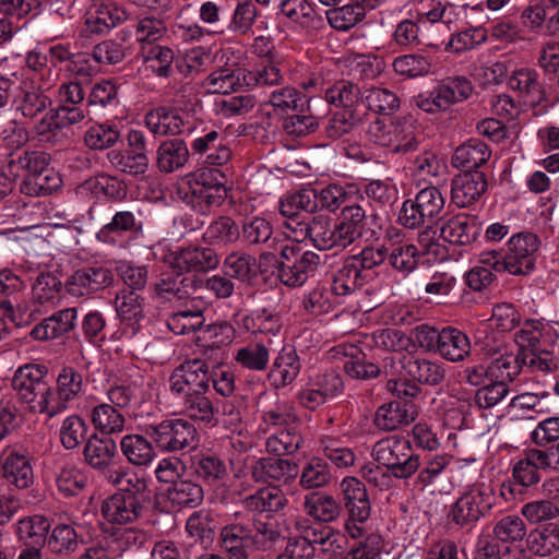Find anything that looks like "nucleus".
Returning a JSON list of instances; mask_svg holds the SVG:
<instances>
[{"instance_id": "62", "label": "nucleus", "mask_w": 559, "mask_h": 559, "mask_svg": "<svg viewBox=\"0 0 559 559\" xmlns=\"http://www.w3.org/2000/svg\"><path fill=\"white\" fill-rule=\"evenodd\" d=\"M61 183L60 175L49 165H45L34 177L24 179L21 190L29 195H48L59 189Z\"/></svg>"}, {"instance_id": "32", "label": "nucleus", "mask_w": 559, "mask_h": 559, "mask_svg": "<svg viewBox=\"0 0 559 559\" xmlns=\"http://www.w3.org/2000/svg\"><path fill=\"white\" fill-rule=\"evenodd\" d=\"M416 416L417 412L413 404L403 401H392L378 408L374 424L382 430L391 431L414 421Z\"/></svg>"}, {"instance_id": "49", "label": "nucleus", "mask_w": 559, "mask_h": 559, "mask_svg": "<svg viewBox=\"0 0 559 559\" xmlns=\"http://www.w3.org/2000/svg\"><path fill=\"white\" fill-rule=\"evenodd\" d=\"M206 86L211 93L228 94L247 87L246 69L222 68L206 78Z\"/></svg>"}, {"instance_id": "42", "label": "nucleus", "mask_w": 559, "mask_h": 559, "mask_svg": "<svg viewBox=\"0 0 559 559\" xmlns=\"http://www.w3.org/2000/svg\"><path fill=\"white\" fill-rule=\"evenodd\" d=\"M508 85L511 90L519 92L531 105L539 104L544 98V85L534 69L521 68L513 71Z\"/></svg>"}, {"instance_id": "33", "label": "nucleus", "mask_w": 559, "mask_h": 559, "mask_svg": "<svg viewBox=\"0 0 559 559\" xmlns=\"http://www.w3.org/2000/svg\"><path fill=\"white\" fill-rule=\"evenodd\" d=\"M242 503L250 512L277 513L286 508L288 499L278 486H267L247 496Z\"/></svg>"}, {"instance_id": "11", "label": "nucleus", "mask_w": 559, "mask_h": 559, "mask_svg": "<svg viewBox=\"0 0 559 559\" xmlns=\"http://www.w3.org/2000/svg\"><path fill=\"white\" fill-rule=\"evenodd\" d=\"M170 265L179 273H203L214 270L219 264L216 251L209 247L189 246L181 248L170 255Z\"/></svg>"}, {"instance_id": "17", "label": "nucleus", "mask_w": 559, "mask_h": 559, "mask_svg": "<svg viewBox=\"0 0 559 559\" xmlns=\"http://www.w3.org/2000/svg\"><path fill=\"white\" fill-rule=\"evenodd\" d=\"M85 462L95 471L106 473L115 471V461L118 456L116 441L110 437L93 433L86 440L83 449Z\"/></svg>"}, {"instance_id": "3", "label": "nucleus", "mask_w": 559, "mask_h": 559, "mask_svg": "<svg viewBox=\"0 0 559 559\" xmlns=\"http://www.w3.org/2000/svg\"><path fill=\"white\" fill-rule=\"evenodd\" d=\"M496 504L493 489L484 483L467 486L452 504L450 520L461 527L471 528L485 518Z\"/></svg>"}, {"instance_id": "16", "label": "nucleus", "mask_w": 559, "mask_h": 559, "mask_svg": "<svg viewBox=\"0 0 559 559\" xmlns=\"http://www.w3.org/2000/svg\"><path fill=\"white\" fill-rule=\"evenodd\" d=\"M487 187V178L481 170H465L452 179V201L459 207H466L479 200Z\"/></svg>"}, {"instance_id": "14", "label": "nucleus", "mask_w": 559, "mask_h": 559, "mask_svg": "<svg viewBox=\"0 0 559 559\" xmlns=\"http://www.w3.org/2000/svg\"><path fill=\"white\" fill-rule=\"evenodd\" d=\"M340 488L349 519L365 523L371 514V502L365 484L356 477H345Z\"/></svg>"}, {"instance_id": "37", "label": "nucleus", "mask_w": 559, "mask_h": 559, "mask_svg": "<svg viewBox=\"0 0 559 559\" xmlns=\"http://www.w3.org/2000/svg\"><path fill=\"white\" fill-rule=\"evenodd\" d=\"M145 124L154 134L164 136L177 135L189 129L182 114L165 107L151 110L145 116Z\"/></svg>"}, {"instance_id": "13", "label": "nucleus", "mask_w": 559, "mask_h": 559, "mask_svg": "<svg viewBox=\"0 0 559 559\" xmlns=\"http://www.w3.org/2000/svg\"><path fill=\"white\" fill-rule=\"evenodd\" d=\"M251 477L257 483L290 484L299 474L295 461L281 457H261L251 466Z\"/></svg>"}, {"instance_id": "12", "label": "nucleus", "mask_w": 559, "mask_h": 559, "mask_svg": "<svg viewBox=\"0 0 559 559\" xmlns=\"http://www.w3.org/2000/svg\"><path fill=\"white\" fill-rule=\"evenodd\" d=\"M106 479L109 484L119 488L116 495L126 496V498L151 506L153 495L144 474L138 473L128 466L120 465L115 468V471H109V475H106Z\"/></svg>"}, {"instance_id": "10", "label": "nucleus", "mask_w": 559, "mask_h": 559, "mask_svg": "<svg viewBox=\"0 0 559 559\" xmlns=\"http://www.w3.org/2000/svg\"><path fill=\"white\" fill-rule=\"evenodd\" d=\"M383 361L385 370L388 367L395 369V366L399 365L406 376L421 384L438 385L445 378V370L442 365L426 358L403 355L400 360H396L394 356H389Z\"/></svg>"}, {"instance_id": "25", "label": "nucleus", "mask_w": 559, "mask_h": 559, "mask_svg": "<svg viewBox=\"0 0 559 559\" xmlns=\"http://www.w3.org/2000/svg\"><path fill=\"white\" fill-rule=\"evenodd\" d=\"M340 235L337 223H333L332 218L325 214L311 216L308 222V235L312 245L322 251L333 248H345L343 239Z\"/></svg>"}, {"instance_id": "56", "label": "nucleus", "mask_w": 559, "mask_h": 559, "mask_svg": "<svg viewBox=\"0 0 559 559\" xmlns=\"http://www.w3.org/2000/svg\"><path fill=\"white\" fill-rule=\"evenodd\" d=\"M224 269L226 275L245 283L254 280L259 271L255 257L243 251L229 253L224 260Z\"/></svg>"}, {"instance_id": "45", "label": "nucleus", "mask_w": 559, "mask_h": 559, "mask_svg": "<svg viewBox=\"0 0 559 559\" xmlns=\"http://www.w3.org/2000/svg\"><path fill=\"white\" fill-rule=\"evenodd\" d=\"M90 417L95 430L103 436L122 432L127 421L123 411L105 402L94 406Z\"/></svg>"}, {"instance_id": "28", "label": "nucleus", "mask_w": 559, "mask_h": 559, "mask_svg": "<svg viewBox=\"0 0 559 559\" xmlns=\"http://www.w3.org/2000/svg\"><path fill=\"white\" fill-rule=\"evenodd\" d=\"M47 368L43 365L27 364L14 372L11 386L16 400L24 405L31 395L47 381Z\"/></svg>"}, {"instance_id": "39", "label": "nucleus", "mask_w": 559, "mask_h": 559, "mask_svg": "<svg viewBox=\"0 0 559 559\" xmlns=\"http://www.w3.org/2000/svg\"><path fill=\"white\" fill-rule=\"evenodd\" d=\"M280 10L289 21L308 33L317 32L324 26L322 16L307 0H282Z\"/></svg>"}, {"instance_id": "20", "label": "nucleus", "mask_w": 559, "mask_h": 559, "mask_svg": "<svg viewBox=\"0 0 559 559\" xmlns=\"http://www.w3.org/2000/svg\"><path fill=\"white\" fill-rule=\"evenodd\" d=\"M368 204V201L362 199L359 203L347 204L343 207L337 227L338 236L342 237L345 248L362 237L368 218L371 217L367 214L366 205Z\"/></svg>"}, {"instance_id": "4", "label": "nucleus", "mask_w": 559, "mask_h": 559, "mask_svg": "<svg viewBox=\"0 0 559 559\" xmlns=\"http://www.w3.org/2000/svg\"><path fill=\"white\" fill-rule=\"evenodd\" d=\"M472 82L465 76H448L441 80L426 95L416 97V105L424 111H444L452 105L466 100L473 94Z\"/></svg>"}, {"instance_id": "2", "label": "nucleus", "mask_w": 559, "mask_h": 559, "mask_svg": "<svg viewBox=\"0 0 559 559\" xmlns=\"http://www.w3.org/2000/svg\"><path fill=\"white\" fill-rule=\"evenodd\" d=\"M146 435L164 453L193 450L199 444V432L194 424L183 418L164 419L146 427Z\"/></svg>"}, {"instance_id": "8", "label": "nucleus", "mask_w": 559, "mask_h": 559, "mask_svg": "<svg viewBox=\"0 0 559 559\" xmlns=\"http://www.w3.org/2000/svg\"><path fill=\"white\" fill-rule=\"evenodd\" d=\"M540 239L530 231L513 235L503 251L507 272L511 275H526L535 269Z\"/></svg>"}, {"instance_id": "40", "label": "nucleus", "mask_w": 559, "mask_h": 559, "mask_svg": "<svg viewBox=\"0 0 559 559\" xmlns=\"http://www.w3.org/2000/svg\"><path fill=\"white\" fill-rule=\"evenodd\" d=\"M143 231V223L131 211H118L111 221L104 225L97 233V239L103 242H114L116 237L126 234L139 236Z\"/></svg>"}, {"instance_id": "31", "label": "nucleus", "mask_w": 559, "mask_h": 559, "mask_svg": "<svg viewBox=\"0 0 559 559\" xmlns=\"http://www.w3.org/2000/svg\"><path fill=\"white\" fill-rule=\"evenodd\" d=\"M369 0H355L342 7L329 9L325 12L329 25L337 32H347L359 24L366 16V8L373 9Z\"/></svg>"}, {"instance_id": "52", "label": "nucleus", "mask_w": 559, "mask_h": 559, "mask_svg": "<svg viewBox=\"0 0 559 559\" xmlns=\"http://www.w3.org/2000/svg\"><path fill=\"white\" fill-rule=\"evenodd\" d=\"M24 406L31 413L45 414L49 418L63 413V406L58 402L56 390L48 381L38 386Z\"/></svg>"}, {"instance_id": "5", "label": "nucleus", "mask_w": 559, "mask_h": 559, "mask_svg": "<svg viewBox=\"0 0 559 559\" xmlns=\"http://www.w3.org/2000/svg\"><path fill=\"white\" fill-rule=\"evenodd\" d=\"M444 207V198L437 187L421 189L415 199L403 202L400 223L411 229L418 228L438 218Z\"/></svg>"}, {"instance_id": "41", "label": "nucleus", "mask_w": 559, "mask_h": 559, "mask_svg": "<svg viewBox=\"0 0 559 559\" xmlns=\"http://www.w3.org/2000/svg\"><path fill=\"white\" fill-rule=\"evenodd\" d=\"M189 160V150L181 139L166 140L156 151V166L160 173L170 174L182 168Z\"/></svg>"}, {"instance_id": "59", "label": "nucleus", "mask_w": 559, "mask_h": 559, "mask_svg": "<svg viewBox=\"0 0 559 559\" xmlns=\"http://www.w3.org/2000/svg\"><path fill=\"white\" fill-rule=\"evenodd\" d=\"M409 444L411 441L405 438L390 436L374 443L371 455L378 464L388 471L405 453Z\"/></svg>"}, {"instance_id": "22", "label": "nucleus", "mask_w": 559, "mask_h": 559, "mask_svg": "<svg viewBox=\"0 0 559 559\" xmlns=\"http://www.w3.org/2000/svg\"><path fill=\"white\" fill-rule=\"evenodd\" d=\"M481 226L475 216L459 214L448 219L440 228V237L452 245H472L480 235Z\"/></svg>"}, {"instance_id": "24", "label": "nucleus", "mask_w": 559, "mask_h": 559, "mask_svg": "<svg viewBox=\"0 0 559 559\" xmlns=\"http://www.w3.org/2000/svg\"><path fill=\"white\" fill-rule=\"evenodd\" d=\"M210 391L193 392L182 395L181 414L192 421L215 426L217 424L218 405L210 396Z\"/></svg>"}, {"instance_id": "34", "label": "nucleus", "mask_w": 559, "mask_h": 559, "mask_svg": "<svg viewBox=\"0 0 559 559\" xmlns=\"http://www.w3.org/2000/svg\"><path fill=\"white\" fill-rule=\"evenodd\" d=\"M155 448L151 438L140 433H129L120 440L121 453L133 466H148L156 457Z\"/></svg>"}, {"instance_id": "19", "label": "nucleus", "mask_w": 559, "mask_h": 559, "mask_svg": "<svg viewBox=\"0 0 559 559\" xmlns=\"http://www.w3.org/2000/svg\"><path fill=\"white\" fill-rule=\"evenodd\" d=\"M219 544L228 559H249L255 537L249 526L231 523L221 530Z\"/></svg>"}, {"instance_id": "44", "label": "nucleus", "mask_w": 559, "mask_h": 559, "mask_svg": "<svg viewBox=\"0 0 559 559\" xmlns=\"http://www.w3.org/2000/svg\"><path fill=\"white\" fill-rule=\"evenodd\" d=\"M50 157L47 153L40 151H23L11 154L7 164V171L13 178L24 176V179L34 177L45 165H49Z\"/></svg>"}, {"instance_id": "26", "label": "nucleus", "mask_w": 559, "mask_h": 559, "mask_svg": "<svg viewBox=\"0 0 559 559\" xmlns=\"http://www.w3.org/2000/svg\"><path fill=\"white\" fill-rule=\"evenodd\" d=\"M191 467L198 479L205 485H217L228 476L224 459L216 452L206 450L193 455Z\"/></svg>"}, {"instance_id": "43", "label": "nucleus", "mask_w": 559, "mask_h": 559, "mask_svg": "<svg viewBox=\"0 0 559 559\" xmlns=\"http://www.w3.org/2000/svg\"><path fill=\"white\" fill-rule=\"evenodd\" d=\"M469 354L471 342L464 332L453 326L441 329L439 356L449 361L459 362L463 361Z\"/></svg>"}, {"instance_id": "61", "label": "nucleus", "mask_w": 559, "mask_h": 559, "mask_svg": "<svg viewBox=\"0 0 559 559\" xmlns=\"http://www.w3.org/2000/svg\"><path fill=\"white\" fill-rule=\"evenodd\" d=\"M368 274H361L356 265L347 258L333 276L331 289L337 296H346L360 288L367 281Z\"/></svg>"}, {"instance_id": "46", "label": "nucleus", "mask_w": 559, "mask_h": 559, "mask_svg": "<svg viewBox=\"0 0 559 559\" xmlns=\"http://www.w3.org/2000/svg\"><path fill=\"white\" fill-rule=\"evenodd\" d=\"M542 472H545L542 460L535 448H528L523 452V457L514 463L512 476L516 485L531 487L542 479Z\"/></svg>"}, {"instance_id": "63", "label": "nucleus", "mask_w": 559, "mask_h": 559, "mask_svg": "<svg viewBox=\"0 0 559 559\" xmlns=\"http://www.w3.org/2000/svg\"><path fill=\"white\" fill-rule=\"evenodd\" d=\"M203 240L210 245H228L240 238V230L229 216H219L204 230Z\"/></svg>"}, {"instance_id": "15", "label": "nucleus", "mask_w": 559, "mask_h": 559, "mask_svg": "<svg viewBox=\"0 0 559 559\" xmlns=\"http://www.w3.org/2000/svg\"><path fill=\"white\" fill-rule=\"evenodd\" d=\"M148 508L150 504L114 493L103 502L102 514L109 523L126 525L142 519Z\"/></svg>"}, {"instance_id": "51", "label": "nucleus", "mask_w": 559, "mask_h": 559, "mask_svg": "<svg viewBox=\"0 0 559 559\" xmlns=\"http://www.w3.org/2000/svg\"><path fill=\"white\" fill-rule=\"evenodd\" d=\"M420 255L415 245L399 240L388 248L386 259L395 271L408 275L418 267Z\"/></svg>"}, {"instance_id": "60", "label": "nucleus", "mask_w": 559, "mask_h": 559, "mask_svg": "<svg viewBox=\"0 0 559 559\" xmlns=\"http://www.w3.org/2000/svg\"><path fill=\"white\" fill-rule=\"evenodd\" d=\"M280 213L283 216L312 214L316 212V189H301L284 195L280 201Z\"/></svg>"}, {"instance_id": "47", "label": "nucleus", "mask_w": 559, "mask_h": 559, "mask_svg": "<svg viewBox=\"0 0 559 559\" xmlns=\"http://www.w3.org/2000/svg\"><path fill=\"white\" fill-rule=\"evenodd\" d=\"M167 498L177 509L199 507L204 500L202 485L191 479H180L167 489Z\"/></svg>"}, {"instance_id": "48", "label": "nucleus", "mask_w": 559, "mask_h": 559, "mask_svg": "<svg viewBox=\"0 0 559 559\" xmlns=\"http://www.w3.org/2000/svg\"><path fill=\"white\" fill-rule=\"evenodd\" d=\"M110 166L119 173L138 177L148 169V157L145 152H131L128 150H111L107 153Z\"/></svg>"}, {"instance_id": "36", "label": "nucleus", "mask_w": 559, "mask_h": 559, "mask_svg": "<svg viewBox=\"0 0 559 559\" xmlns=\"http://www.w3.org/2000/svg\"><path fill=\"white\" fill-rule=\"evenodd\" d=\"M491 156L489 146L479 139H469L456 147L452 165L465 170H479Z\"/></svg>"}, {"instance_id": "53", "label": "nucleus", "mask_w": 559, "mask_h": 559, "mask_svg": "<svg viewBox=\"0 0 559 559\" xmlns=\"http://www.w3.org/2000/svg\"><path fill=\"white\" fill-rule=\"evenodd\" d=\"M83 376L72 366H63L57 377L56 396L62 404L63 412L68 403L75 400L83 392Z\"/></svg>"}, {"instance_id": "23", "label": "nucleus", "mask_w": 559, "mask_h": 559, "mask_svg": "<svg viewBox=\"0 0 559 559\" xmlns=\"http://www.w3.org/2000/svg\"><path fill=\"white\" fill-rule=\"evenodd\" d=\"M76 317V308L59 310L36 324L32 329L31 335L37 341L59 338L75 328Z\"/></svg>"}, {"instance_id": "64", "label": "nucleus", "mask_w": 559, "mask_h": 559, "mask_svg": "<svg viewBox=\"0 0 559 559\" xmlns=\"http://www.w3.org/2000/svg\"><path fill=\"white\" fill-rule=\"evenodd\" d=\"M554 523L532 531L527 536L528 550L538 557H548L559 549V537Z\"/></svg>"}, {"instance_id": "7", "label": "nucleus", "mask_w": 559, "mask_h": 559, "mask_svg": "<svg viewBox=\"0 0 559 559\" xmlns=\"http://www.w3.org/2000/svg\"><path fill=\"white\" fill-rule=\"evenodd\" d=\"M114 281L111 269L95 262L75 270L67 278L64 288L73 297H92L110 287Z\"/></svg>"}, {"instance_id": "38", "label": "nucleus", "mask_w": 559, "mask_h": 559, "mask_svg": "<svg viewBox=\"0 0 559 559\" xmlns=\"http://www.w3.org/2000/svg\"><path fill=\"white\" fill-rule=\"evenodd\" d=\"M203 288V278L194 274L183 275L177 272L174 274H165L156 284V292L159 296H173L178 299H186L194 295L199 289Z\"/></svg>"}, {"instance_id": "27", "label": "nucleus", "mask_w": 559, "mask_h": 559, "mask_svg": "<svg viewBox=\"0 0 559 559\" xmlns=\"http://www.w3.org/2000/svg\"><path fill=\"white\" fill-rule=\"evenodd\" d=\"M392 145L393 153L407 154L418 148L420 143V127L413 116L397 117L392 120Z\"/></svg>"}, {"instance_id": "50", "label": "nucleus", "mask_w": 559, "mask_h": 559, "mask_svg": "<svg viewBox=\"0 0 559 559\" xmlns=\"http://www.w3.org/2000/svg\"><path fill=\"white\" fill-rule=\"evenodd\" d=\"M299 425L293 424L283 427L278 432L271 435L265 441L266 451L277 456L296 453L302 443Z\"/></svg>"}, {"instance_id": "30", "label": "nucleus", "mask_w": 559, "mask_h": 559, "mask_svg": "<svg viewBox=\"0 0 559 559\" xmlns=\"http://www.w3.org/2000/svg\"><path fill=\"white\" fill-rule=\"evenodd\" d=\"M302 509L305 513L319 523H331L342 514V504L333 496L311 491L304 497Z\"/></svg>"}, {"instance_id": "21", "label": "nucleus", "mask_w": 559, "mask_h": 559, "mask_svg": "<svg viewBox=\"0 0 559 559\" xmlns=\"http://www.w3.org/2000/svg\"><path fill=\"white\" fill-rule=\"evenodd\" d=\"M301 370V361L293 345H285L275 357L267 374L272 386L281 389L295 381Z\"/></svg>"}, {"instance_id": "57", "label": "nucleus", "mask_w": 559, "mask_h": 559, "mask_svg": "<svg viewBox=\"0 0 559 559\" xmlns=\"http://www.w3.org/2000/svg\"><path fill=\"white\" fill-rule=\"evenodd\" d=\"M366 116L367 111L336 110L328 121L325 134L332 140L341 139L361 126Z\"/></svg>"}, {"instance_id": "58", "label": "nucleus", "mask_w": 559, "mask_h": 559, "mask_svg": "<svg viewBox=\"0 0 559 559\" xmlns=\"http://www.w3.org/2000/svg\"><path fill=\"white\" fill-rule=\"evenodd\" d=\"M364 104L376 114L389 116L400 108V98L389 88L371 86L362 92Z\"/></svg>"}, {"instance_id": "1", "label": "nucleus", "mask_w": 559, "mask_h": 559, "mask_svg": "<svg viewBox=\"0 0 559 559\" xmlns=\"http://www.w3.org/2000/svg\"><path fill=\"white\" fill-rule=\"evenodd\" d=\"M322 262L320 254L311 250H304L298 242L281 243L277 277L287 287H300L314 276Z\"/></svg>"}, {"instance_id": "9", "label": "nucleus", "mask_w": 559, "mask_h": 559, "mask_svg": "<svg viewBox=\"0 0 559 559\" xmlns=\"http://www.w3.org/2000/svg\"><path fill=\"white\" fill-rule=\"evenodd\" d=\"M211 379L212 373L207 362L195 358L175 368L169 378V388L176 395L210 391Z\"/></svg>"}, {"instance_id": "35", "label": "nucleus", "mask_w": 559, "mask_h": 559, "mask_svg": "<svg viewBox=\"0 0 559 559\" xmlns=\"http://www.w3.org/2000/svg\"><path fill=\"white\" fill-rule=\"evenodd\" d=\"M142 55L152 72L158 78H170L177 71L182 72L183 61L175 60V52L167 46H143Z\"/></svg>"}, {"instance_id": "54", "label": "nucleus", "mask_w": 559, "mask_h": 559, "mask_svg": "<svg viewBox=\"0 0 559 559\" xmlns=\"http://www.w3.org/2000/svg\"><path fill=\"white\" fill-rule=\"evenodd\" d=\"M520 362L530 373H550L559 368V357L540 346L520 350Z\"/></svg>"}, {"instance_id": "18", "label": "nucleus", "mask_w": 559, "mask_h": 559, "mask_svg": "<svg viewBox=\"0 0 559 559\" xmlns=\"http://www.w3.org/2000/svg\"><path fill=\"white\" fill-rule=\"evenodd\" d=\"M0 475L19 489L28 488L34 481L29 457L11 448L0 454Z\"/></svg>"}, {"instance_id": "6", "label": "nucleus", "mask_w": 559, "mask_h": 559, "mask_svg": "<svg viewBox=\"0 0 559 559\" xmlns=\"http://www.w3.org/2000/svg\"><path fill=\"white\" fill-rule=\"evenodd\" d=\"M226 177L219 169L202 170L191 186V195H180L185 202L199 212L205 213L212 206H219L227 195Z\"/></svg>"}, {"instance_id": "29", "label": "nucleus", "mask_w": 559, "mask_h": 559, "mask_svg": "<svg viewBox=\"0 0 559 559\" xmlns=\"http://www.w3.org/2000/svg\"><path fill=\"white\" fill-rule=\"evenodd\" d=\"M324 99L337 110L366 111L362 92L350 81L340 80L324 90Z\"/></svg>"}, {"instance_id": "55", "label": "nucleus", "mask_w": 559, "mask_h": 559, "mask_svg": "<svg viewBox=\"0 0 559 559\" xmlns=\"http://www.w3.org/2000/svg\"><path fill=\"white\" fill-rule=\"evenodd\" d=\"M293 112L285 117L282 123V128L287 135L294 139L304 138L319 129L320 120L311 112L309 104Z\"/></svg>"}]
</instances>
